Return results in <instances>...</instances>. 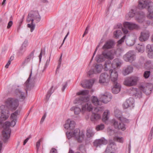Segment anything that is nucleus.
Here are the masks:
<instances>
[{
	"mask_svg": "<svg viewBox=\"0 0 153 153\" xmlns=\"http://www.w3.org/2000/svg\"><path fill=\"white\" fill-rule=\"evenodd\" d=\"M18 114V111H15L14 113L11 114L10 117L13 120L11 122L6 121L4 126V130L2 131V135L4 141L7 140L10 137L11 130L9 127L10 126L14 127L16 125L17 120V116Z\"/></svg>",
	"mask_w": 153,
	"mask_h": 153,
	"instance_id": "1",
	"label": "nucleus"
},
{
	"mask_svg": "<svg viewBox=\"0 0 153 153\" xmlns=\"http://www.w3.org/2000/svg\"><path fill=\"white\" fill-rule=\"evenodd\" d=\"M89 100V97L82 96L76 98L74 101V103L82 105V111H90L92 110L93 106L90 102H88Z\"/></svg>",
	"mask_w": 153,
	"mask_h": 153,
	"instance_id": "2",
	"label": "nucleus"
},
{
	"mask_svg": "<svg viewBox=\"0 0 153 153\" xmlns=\"http://www.w3.org/2000/svg\"><path fill=\"white\" fill-rule=\"evenodd\" d=\"M41 20V17L39 15L37 11H31L28 14L27 19V21L28 22L31 21V24H28L27 26L30 29V31L32 32L35 27V25L33 24V21L34 20L37 23L39 22Z\"/></svg>",
	"mask_w": 153,
	"mask_h": 153,
	"instance_id": "3",
	"label": "nucleus"
},
{
	"mask_svg": "<svg viewBox=\"0 0 153 153\" xmlns=\"http://www.w3.org/2000/svg\"><path fill=\"white\" fill-rule=\"evenodd\" d=\"M115 54L116 53L114 50H104L101 54L96 56V59L98 62H103L106 59L112 60L114 58V56Z\"/></svg>",
	"mask_w": 153,
	"mask_h": 153,
	"instance_id": "4",
	"label": "nucleus"
},
{
	"mask_svg": "<svg viewBox=\"0 0 153 153\" xmlns=\"http://www.w3.org/2000/svg\"><path fill=\"white\" fill-rule=\"evenodd\" d=\"M146 7H148L149 13L148 17L152 19L153 18V2L150 1L149 0H140L139 1L138 5L139 9H142Z\"/></svg>",
	"mask_w": 153,
	"mask_h": 153,
	"instance_id": "5",
	"label": "nucleus"
},
{
	"mask_svg": "<svg viewBox=\"0 0 153 153\" xmlns=\"http://www.w3.org/2000/svg\"><path fill=\"white\" fill-rule=\"evenodd\" d=\"M68 139L74 137L79 143L82 142L84 140V134L82 131H80L79 128L75 129L74 131L66 133Z\"/></svg>",
	"mask_w": 153,
	"mask_h": 153,
	"instance_id": "6",
	"label": "nucleus"
},
{
	"mask_svg": "<svg viewBox=\"0 0 153 153\" xmlns=\"http://www.w3.org/2000/svg\"><path fill=\"white\" fill-rule=\"evenodd\" d=\"M7 107L12 110H16L19 106L18 100L16 99L10 98L7 99L5 101Z\"/></svg>",
	"mask_w": 153,
	"mask_h": 153,
	"instance_id": "7",
	"label": "nucleus"
},
{
	"mask_svg": "<svg viewBox=\"0 0 153 153\" xmlns=\"http://www.w3.org/2000/svg\"><path fill=\"white\" fill-rule=\"evenodd\" d=\"M117 60L114 59L111 63V61L110 60H106L104 65V68L105 70L107 71L108 70L111 69V68L115 69L116 67H118L120 66L121 63L120 62H117Z\"/></svg>",
	"mask_w": 153,
	"mask_h": 153,
	"instance_id": "8",
	"label": "nucleus"
},
{
	"mask_svg": "<svg viewBox=\"0 0 153 153\" xmlns=\"http://www.w3.org/2000/svg\"><path fill=\"white\" fill-rule=\"evenodd\" d=\"M139 80L137 76H132L126 78L124 82V84L127 86H131L136 85Z\"/></svg>",
	"mask_w": 153,
	"mask_h": 153,
	"instance_id": "9",
	"label": "nucleus"
},
{
	"mask_svg": "<svg viewBox=\"0 0 153 153\" xmlns=\"http://www.w3.org/2000/svg\"><path fill=\"white\" fill-rule=\"evenodd\" d=\"M0 110L1 113V117H0V123L3 120H5L9 117V111L5 105H2L0 107Z\"/></svg>",
	"mask_w": 153,
	"mask_h": 153,
	"instance_id": "10",
	"label": "nucleus"
},
{
	"mask_svg": "<svg viewBox=\"0 0 153 153\" xmlns=\"http://www.w3.org/2000/svg\"><path fill=\"white\" fill-rule=\"evenodd\" d=\"M140 89L147 95L150 94L153 88V85L151 83H147L144 85L139 86Z\"/></svg>",
	"mask_w": 153,
	"mask_h": 153,
	"instance_id": "11",
	"label": "nucleus"
},
{
	"mask_svg": "<svg viewBox=\"0 0 153 153\" xmlns=\"http://www.w3.org/2000/svg\"><path fill=\"white\" fill-rule=\"evenodd\" d=\"M123 59L126 62H132L136 59V55L133 51H129L123 56Z\"/></svg>",
	"mask_w": 153,
	"mask_h": 153,
	"instance_id": "12",
	"label": "nucleus"
},
{
	"mask_svg": "<svg viewBox=\"0 0 153 153\" xmlns=\"http://www.w3.org/2000/svg\"><path fill=\"white\" fill-rule=\"evenodd\" d=\"M100 99L102 103H107L111 101L112 98V96L111 94L108 92H106L104 94H102L100 95L99 96Z\"/></svg>",
	"mask_w": 153,
	"mask_h": 153,
	"instance_id": "13",
	"label": "nucleus"
},
{
	"mask_svg": "<svg viewBox=\"0 0 153 153\" xmlns=\"http://www.w3.org/2000/svg\"><path fill=\"white\" fill-rule=\"evenodd\" d=\"M102 66L101 64H97L94 69L90 70L88 72V75L90 76L94 74H97L100 73L102 69Z\"/></svg>",
	"mask_w": 153,
	"mask_h": 153,
	"instance_id": "14",
	"label": "nucleus"
},
{
	"mask_svg": "<svg viewBox=\"0 0 153 153\" xmlns=\"http://www.w3.org/2000/svg\"><path fill=\"white\" fill-rule=\"evenodd\" d=\"M117 148L115 143L112 140L109 141V144L106 149L105 153H114Z\"/></svg>",
	"mask_w": 153,
	"mask_h": 153,
	"instance_id": "15",
	"label": "nucleus"
},
{
	"mask_svg": "<svg viewBox=\"0 0 153 153\" xmlns=\"http://www.w3.org/2000/svg\"><path fill=\"white\" fill-rule=\"evenodd\" d=\"M150 36V33L148 30L141 32L139 37V40L141 42H145L148 40Z\"/></svg>",
	"mask_w": 153,
	"mask_h": 153,
	"instance_id": "16",
	"label": "nucleus"
},
{
	"mask_svg": "<svg viewBox=\"0 0 153 153\" xmlns=\"http://www.w3.org/2000/svg\"><path fill=\"white\" fill-rule=\"evenodd\" d=\"M109 73L110 74V78L111 81L114 83L116 82L118 79V74L115 69H110Z\"/></svg>",
	"mask_w": 153,
	"mask_h": 153,
	"instance_id": "17",
	"label": "nucleus"
},
{
	"mask_svg": "<svg viewBox=\"0 0 153 153\" xmlns=\"http://www.w3.org/2000/svg\"><path fill=\"white\" fill-rule=\"evenodd\" d=\"M110 77L106 73H102L100 75L99 82L100 83H107L109 81Z\"/></svg>",
	"mask_w": 153,
	"mask_h": 153,
	"instance_id": "18",
	"label": "nucleus"
},
{
	"mask_svg": "<svg viewBox=\"0 0 153 153\" xmlns=\"http://www.w3.org/2000/svg\"><path fill=\"white\" fill-rule=\"evenodd\" d=\"M137 15H140L138 17H136V19L138 21L140 19H142L144 15L143 13H142L141 14V13L139 12L135 13L134 11L132 10H131L128 14L129 18L133 17L134 16H136Z\"/></svg>",
	"mask_w": 153,
	"mask_h": 153,
	"instance_id": "19",
	"label": "nucleus"
},
{
	"mask_svg": "<svg viewBox=\"0 0 153 153\" xmlns=\"http://www.w3.org/2000/svg\"><path fill=\"white\" fill-rule=\"evenodd\" d=\"M124 27L128 29L131 30L134 29H137L138 28V26L136 24L128 22H126L123 24Z\"/></svg>",
	"mask_w": 153,
	"mask_h": 153,
	"instance_id": "20",
	"label": "nucleus"
},
{
	"mask_svg": "<svg viewBox=\"0 0 153 153\" xmlns=\"http://www.w3.org/2000/svg\"><path fill=\"white\" fill-rule=\"evenodd\" d=\"M113 125L114 128L119 130L124 131L126 129L125 125L123 123H118L115 120H113Z\"/></svg>",
	"mask_w": 153,
	"mask_h": 153,
	"instance_id": "21",
	"label": "nucleus"
},
{
	"mask_svg": "<svg viewBox=\"0 0 153 153\" xmlns=\"http://www.w3.org/2000/svg\"><path fill=\"white\" fill-rule=\"evenodd\" d=\"M75 124L74 121L71 120L70 119H68L64 125V127L66 129L72 130L74 128Z\"/></svg>",
	"mask_w": 153,
	"mask_h": 153,
	"instance_id": "22",
	"label": "nucleus"
},
{
	"mask_svg": "<svg viewBox=\"0 0 153 153\" xmlns=\"http://www.w3.org/2000/svg\"><path fill=\"white\" fill-rule=\"evenodd\" d=\"M94 82V81L92 79L85 80L81 84L82 86L84 88H89L92 87Z\"/></svg>",
	"mask_w": 153,
	"mask_h": 153,
	"instance_id": "23",
	"label": "nucleus"
},
{
	"mask_svg": "<svg viewBox=\"0 0 153 153\" xmlns=\"http://www.w3.org/2000/svg\"><path fill=\"white\" fill-rule=\"evenodd\" d=\"M107 143L108 141L107 140L104 138H102L95 140L93 143V144L94 146L97 147L102 144H106Z\"/></svg>",
	"mask_w": 153,
	"mask_h": 153,
	"instance_id": "24",
	"label": "nucleus"
},
{
	"mask_svg": "<svg viewBox=\"0 0 153 153\" xmlns=\"http://www.w3.org/2000/svg\"><path fill=\"white\" fill-rule=\"evenodd\" d=\"M15 94L17 97L19 98L21 101H23L25 99V93L22 92L18 89H16L15 90Z\"/></svg>",
	"mask_w": 153,
	"mask_h": 153,
	"instance_id": "25",
	"label": "nucleus"
},
{
	"mask_svg": "<svg viewBox=\"0 0 153 153\" xmlns=\"http://www.w3.org/2000/svg\"><path fill=\"white\" fill-rule=\"evenodd\" d=\"M114 44V42L112 41H108L106 42L103 46L102 49L104 50L109 49L113 48Z\"/></svg>",
	"mask_w": 153,
	"mask_h": 153,
	"instance_id": "26",
	"label": "nucleus"
},
{
	"mask_svg": "<svg viewBox=\"0 0 153 153\" xmlns=\"http://www.w3.org/2000/svg\"><path fill=\"white\" fill-rule=\"evenodd\" d=\"M120 89L121 87L120 85L117 83L115 82L112 89V93L114 94H117L120 91Z\"/></svg>",
	"mask_w": 153,
	"mask_h": 153,
	"instance_id": "27",
	"label": "nucleus"
},
{
	"mask_svg": "<svg viewBox=\"0 0 153 153\" xmlns=\"http://www.w3.org/2000/svg\"><path fill=\"white\" fill-rule=\"evenodd\" d=\"M34 54V52H32L28 56H27L24 61L22 62L21 66L24 68V66L27 64L30 61L32 57L33 56Z\"/></svg>",
	"mask_w": 153,
	"mask_h": 153,
	"instance_id": "28",
	"label": "nucleus"
},
{
	"mask_svg": "<svg viewBox=\"0 0 153 153\" xmlns=\"http://www.w3.org/2000/svg\"><path fill=\"white\" fill-rule=\"evenodd\" d=\"M91 100L92 103L95 105H102L101 100H99L96 96H93L92 97Z\"/></svg>",
	"mask_w": 153,
	"mask_h": 153,
	"instance_id": "29",
	"label": "nucleus"
},
{
	"mask_svg": "<svg viewBox=\"0 0 153 153\" xmlns=\"http://www.w3.org/2000/svg\"><path fill=\"white\" fill-rule=\"evenodd\" d=\"M133 70V68L131 66H128L126 68L123 70L122 73L123 74L126 76L131 73Z\"/></svg>",
	"mask_w": 153,
	"mask_h": 153,
	"instance_id": "30",
	"label": "nucleus"
},
{
	"mask_svg": "<svg viewBox=\"0 0 153 153\" xmlns=\"http://www.w3.org/2000/svg\"><path fill=\"white\" fill-rule=\"evenodd\" d=\"M100 119V116L98 114L93 113L91 117V120L92 121H95Z\"/></svg>",
	"mask_w": 153,
	"mask_h": 153,
	"instance_id": "31",
	"label": "nucleus"
},
{
	"mask_svg": "<svg viewBox=\"0 0 153 153\" xmlns=\"http://www.w3.org/2000/svg\"><path fill=\"white\" fill-rule=\"evenodd\" d=\"M109 114V111L108 110H106L104 112L102 118V120L103 121L105 122L108 119Z\"/></svg>",
	"mask_w": 153,
	"mask_h": 153,
	"instance_id": "32",
	"label": "nucleus"
},
{
	"mask_svg": "<svg viewBox=\"0 0 153 153\" xmlns=\"http://www.w3.org/2000/svg\"><path fill=\"white\" fill-rule=\"evenodd\" d=\"M136 49L139 52H143L145 50V46L144 45L138 44L136 46Z\"/></svg>",
	"mask_w": 153,
	"mask_h": 153,
	"instance_id": "33",
	"label": "nucleus"
},
{
	"mask_svg": "<svg viewBox=\"0 0 153 153\" xmlns=\"http://www.w3.org/2000/svg\"><path fill=\"white\" fill-rule=\"evenodd\" d=\"M115 116L119 120L121 119L122 117L121 112L118 110H116L114 111Z\"/></svg>",
	"mask_w": 153,
	"mask_h": 153,
	"instance_id": "34",
	"label": "nucleus"
},
{
	"mask_svg": "<svg viewBox=\"0 0 153 153\" xmlns=\"http://www.w3.org/2000/svg\"><path fill=\"white\" fill-rule=\"evenodd\" d=\"M122 33L121 30H117L114 33V36L116 38H118L121 36Z\"/></svg>",
	"mask_w": 153,
	"mask_h": 153,
	"instance_id": "35",
	"label": "nucleus"
},
{
	"mask_svg": "<svg viewBox=\"0 0 153 153\" xmlns=\"http://www.w3.org/2000/svg\"><path fill=\"white\" fill-rule=\"evenodd\" d=\"M71 110L72 111H74V113L76 114H79L81 111V110L80 108L75 107H72L71 108Z\"/></svg>",
	"mask_w": 153,
	"mask_h": 153,
	"instance_id": "36",
	"label": "nucleus"
},
{
	"mask_svg": "<svg viewBox=\"0 0 153 153\" xmlns=\"http://www.w3.org/2000/svg\"><path fill=\"white\" fill-rule=\"evenodd\" d=\"M89 92V91L88 90H84L77 92L76 94L78 95H86L88 94Z\"/></svg>",
	"mask_w": 153,
	"mask_h": 153,
	"instance_id": "37",
	"label": "nucleus"
},
{
	"mask_svg": "<svg viewBox=\"0 0 153 153\" xmlns=\"http://www.w3.org/2000/svg\"><path fill=\"white\" fill-rule=\"evenodd\" d=\"M113 139L114 141H116L120 143H123L124 141L123 137H119L117 136H115L114 137Z\"/></svg>",
	"mask_w": 153,
	"mask_h": 153,
	"instance_id": "38",
	"label": "nucleus"
},
{
	"mask_svg": "<svg viewBox=\"0 0 153 153\" xmlns=\"http://www.w3.org/2000/svg\"><path fill=\"white\" fill-rule=\"evenodd\" d=\"M32 74V71H31L30 74L29 75V77H28V79L25 82V85L26 86L27 88V89H28L29 86V82L30 81V77H31V76Z\"/></svg>",
	"mask_w": 153,
	"mask_h": 153,
	"instance_id": "39",
	"label": "nucleus"
},
{
	"mask_svg": "<svg viewBox=\"0 0 153 153\" xmlns=\"http://www.w3.org/2000/svg\"><path fill=\"white\" fill-rule=\"evenodd\" d=\"M26 49L22 47V46L19 49L18 54L19 56L22 55L25 51Z\"/></svg>",
	"mask_w": 153,
	"mask_h": 153,
	"instance_id": "40",
	"label": "nucleus"
},
{
	"mask_svg": "<svg viewBox=\"0 0 153 153\" xmlns=\"http://www.w3.org/2000/svg\"><path fill=\"white\" fill-rule=\"evenodd\" d=\"M53 87L52 86L51 88H50L49 90L46 94V99L48 100L49 97L51 96V94H52V93L53 92V91H52V90L53 88Z\"/></svg>",
	"mask_w": 153,
	"mask_h": 153,
	"instance_id": "41",
	"label": "nucleus"
},
{
	"mask_svg": "<svg viewBox=\"0 0 153 153\" xmlns=\"http://www.w3.org/2000/svg\"><path fill=\"white\" fill-rule=\"evenodd\" d=\"M126 100L130 106L132 105L134 103V100L132 97H130Z\"/></svg>",
	"mask_w": 153,
	"mask_h": 153,
	"instance_id": "42",
	"label": "nucleus"
},
{
	"mask_svg": "<svg viewBox=\"0 0 153 153\" xmlns=\"http://www.w3.org/2000/svg\"><path fill=\"white\" fill-rule=\"evenodd\" d=\"M104 128V126L103 124H100L97 125L96 128V129L97 131H100L103 130Z\"/></svg>",
	"mask_w": 153,
	"mask_h": 153,
	"instance_id": "43",
	"label": "nucleus"
},
{
	"mask_svg": "<svg viewBox=\"0 0 153 153\" xmlns=\"http://www.w3.org/2000/svg\"><path fill=\"white\" fill-rule=\"evenodd\" d=\"M86 134L88 138H90L94 135L93 132L90 129L87 130Z\"/></svg>",
	"mask_w": 153,
	"mask_h": 153,
	"instance_id": "44",
	"label": "nucleus"
},
{
	"mask_svg": "<svg viewBox=\"0 0 153 153\" xmlns=\"http://www.w3.org/2000/svg\"><path fill=\"white\" fill-rule=\"evenodd\" d=\"M147 49L148 50V51H153V44H148L146 46Z\"/></svg>",
	"mask_w": 153,
	"mask_h": 153,
	"instance_id": "45",
	"label": "nucleus"
},
{
	"mask_svg": "<svg viewBox=\"0 0 153 153\" xmlns=\"http://www.w3.org/2000/svg\"><path fill=\"white\" fill-rule=\"evenodd\" d=\"M150 72L149 71H145L144 74L143 76L145 78H148L149 76Z\"/></svg>",
	"mask_w": 153,
	"mask_h": 153,
	"instance_id": "46",
	"label": "nucleus"
},
{
	"mask_svg": "<svg viewBox=\"0 0 153 153\" xmlns=\"http://www.w3.org/2000/svg\"><path fill=\"white\" fill-rule=\"evenodd\" d=\"M42 140V139H40L36 143V146L37 152L38 151L39 149L40 146V143Z\"/></svg>",
	"mask_w": 153,
	"mask_h": 153,
	"instance_id": "47",
	"label": "nucleus"
},
{
	"mask_svg": "<svg viewBox=\"0 0 153 153\" xmlns=\"http://www.w3.org/2000/svg\"><path fill=\"white\" fill-rule=\"evenodd\" d=\"M50 57H49V60H47L46 62V63L45 64V66L44 67L42 71V72H44L45 70L46 69V68L48 66V65L49 62H50Z\"/></svg>",
	"mask_w": 153,
	"mask_h": 153,
	"instance_id": "48",
	"label": "nucleus"
},
{
	"mask_svg": "<svg viewBox=\"0 0 153 153\" xmlns=\"http://www.w3.org/2000/svg\"><path fill=\"white\" fill-rule=\"evenodd\" d=\"M123 108L125 109H126L128 108L129 107H130L129 105L128 104V102L127 100L126 101L124 102L123 105Z\"/></svg>",
	"mask_w": 153,
	"mask_h": 153,
	"instance_id": "49",
	"label": "nucleus"
},
{
	"mask_svg": "<svg viewBox=\"0 0 153 153\" xmlns=\"http://www.w3.org/2000/svg\"><path fill=\"white\" fill-rule=\"evenodd\" d=\"M126 37V36L125 35L120 39L117 42L118 44L120 45L124 41Z\"/></svg>",
	"mask_w": 153,
	"mask_h": 153,
	"instance_id": "50",
	"label": "nucleus"
},
{
	"mask_svg": "<svg viewBox=\"0 0 153 153\" xmlns=\"http://www.w3.org/2000/svg\"><path fill=\"white\" fill-rule=\"evenodd\" d=\"M122 122L125 123H128L129 122V120L122 117L121 119L120 120Z\"/></svg>",
	"mask_w": 153,
	"mask_h": 153,
	"instance_id": "51",
	"label": "nucleus"
},
{
	"mask_svg": "<svg viewBox=\"0 0 153 153\" xmlns=\"http://www.w3.org/2000/svg\"><path fill=\"white\" fill-rule=\"evenodd\" d=\"M27 43L28 42L27 41H25L23 43L22 47L26 49V47L27 46Z\"/></svg>",
	"mask_w": 153,
	"mask_h": 153,
	"instance_id": "52",
	"label": "nucleus"
},
{
	"mask_svg": "<svg viewBox=\"0 0 153 153\" xmlns=\"http://www.w3.org/2000/svg\"><path fill=\"white\" fill-rule=\"evenodd\" d=\"M13 24V22L12 21H10L8 23L7 28V29L10 28L12 26Z\"/></svg>",
	"mask_w": 153,
	"mask_h": 153,
	"instance_id": "53",
	"label": "nucleus"
},
{
	"mask_svg": "<svg viewBox=\"0 0 153 153\" xmlns=\"http://www.w3.org/2000/svg\"><path fill=\"white\" fill-rule=\"evenodd\" d=\"M148 55L149 57L151 58H153V51H149Z\"/></svg>",
	"mask_w": 153,
	"mask_h": 153,
	"instance_id": "54",
	"label": "nucleus"
},
{
	"mask_svg": "<svg viewBox=\"0 0 153 153\" xmlns=\"http://www.w3.org/2000/svg\"><path fill=\"white\" fill-rule=\"evenodd\" d=\"M126 28H125L124 27V28H122V30L124 33V34H127L128 33V30L126 29Z\"/></svg>",
	"mask_w": 153,
	"mask_h": 153,
	"instance_id": "55",
	"label": "nucleus"
},
{
	"mask_svg": "<svg viewBox=\"0 0 153 153\" xmlns=\"http://www.w3.org/2000/svg\"><path fill=\"white\" fill-rule=\"evenodd\" d=\"M46 114L45 113L44 115L42 116V119H41V120L40 121V123H42L44 121V120L45 117H46Z\"/></svg>",
	"mask_w": 153,
	"mask_h": 153,
	"instance_id": "56",
	"label": "nucleus"
},
{
	"mask_svg": "<svg viewBox=\"0 0 153 153\" xmlns=\"http://www.w3.org/2000/svg\"><path fill=\"white\" fill-rule=\"evenodd\" d=\"M57 153V150L56 149H55L54 148H52L50 151V153Z\"/></svg>",
	"mask_w": 153,
	"mask_h": 153,
	"instance_id": "57",
	"label": "nucleus"
},
{
	"mask_svg": "<svg viewBox=\"0 0 153 153\" xmlns=\"http://www.w3.org/2000/svg\"><path fill=\"white\" fill-rule=\"evenodd\" d=\"M90 28V26L89 25H88V26H87V27H86L85 30V32H84V33L85 34H87L88 33V29H89Z\"/></svg>",
	"mask_w": 153,
	"mask_h": 153,
	"instance_id": "58",
	"label": "nucleus"
},
{
	"mask_svg": "<svg viewBox=\"0 0 153 153\" xmlns=\"http://www.w3.org/2000/svg\"><path fill=\"white\" fill-rule=\"evenodd\" d=\"M152 134L149 133V135L148 137V140L149 141H150L152 139Z\"/></svg>",
	"mask_w": 153,
	"mask_h": 153,
	"instance_id": "59",
	"label": "nucleus"
},
{
	"mask_svg": "<svg viewBox=\"0 0 153 153\" xmlns=\"http://www.w3.org/2000/svg\"><path fill=\"white\" fill-rule=\"evenodd\" d=\"M11 61L10 60H9L7 63V64L5 66V68H8V66H9V65H10V63H11Z\"/></svg>",
	"mask_w": 153,
	"mask_h": 153,
	"instance_id": "60",
	"label": "nucleus"
},
{
	"mask_svg": "<svg viewBox=\"0 0 153 153\" xmlns=\"http://www.w3.org/2000/svg\"><path fill=\"white\" fill-rule=\"evenodd\" d=\"M30 138V137H28L24 141L23 143V145H25L26 143H27Z\"/></svg>",
	"mask_w": 153,
	"mask_h": 153,
	"instance_id": "61",
	"label": "nucleus"
},
{
	"mask_svg": "<svg viewBox=\"0 0 153 153\" xmlns=\"http://www.w3.org/2000/svg\"><path fill=\"white\" fill-rule=\"evenodd\" d=\"M67 83L66 82L65 85H63V87H62V91H64L65 89V88L67 87Z\"/></svg>",
	"mask_w": 153,
	"mask_h": 153,
	"instance_id": "62",
	"label": "nucleus"
},
{
	"mask_svg": "<svg viewBox=\"0 0 153 153\" xmlns=\"http://www.w3.org/2000/svg\"><path fill=\"white\" fill-rule=\"evenodd\" d=\"M69 32H68V33H67V34H66V35L65 36V38H64V39H63V42H62V44L61 45V47L62 46V45L63 44L65 39H66L67 37V36H68V35L69 34Z\"/></svg>",
	"mask_w": 153,
	"mask_h": 153,
	"instance_id": "63",
	"label": "nucleus"
},
{
	"mask_svg": "<svg viewBox=\"0 0 153 153\" xmlns=\"http://www.w3.org/2000/svg\"><path fill=\"white\" fill-rule=\"evenodd\" d=\"M42 50H41V52L40 53V55L39 56V60L40 61L41 60V59L42 57Z\"/></svg>",
	"mask_w": 153,
	"mask_h": 153,
	"instance_id": "64",
	"label": "nucleus"
}]
</instances>
